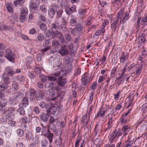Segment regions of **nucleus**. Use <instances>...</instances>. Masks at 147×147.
<instances>
[{
	"label": "nucleus",
	"mask_w": 147,
	"mask_h": 147,
	"mask_svg": "<svg viewBox=\"0 0 147 147\" xmlns=\"http://www.w3.org/2000/svg\"><path fill=\"white\" fill-rule=\"evenodd\" d=\"M60 73H56L51 76H47L44 74H41L39 76L40 81L43 82H46L47 78L49 80L51 81L49 83L50 87L52 89H55L58 92L64 87L67 81L66 78H63L61 76L59 77Z\"/></svg>",
	"instance_id": "1"
},
{
	"label": "nucleus",
	"mask_w": 147,
	"mask_h": 147,
	"mask_svg": "<svg viewBox=\"0 0 147 147\" xmlns=\"http://www.w3.org/2000/svg\"><path fill=\"white\" fill-rule=\"evenodd\" d=\"M36 91L34 89H31L29 90V95L26 94L23 99V101H32L35 98V93Z\"/></svg>",
	"instance_id": "2"
},
{
	"label": "nucleus",
	"mask_w": 147,
	"mask_h": 147,
	"mask_svg": "<svg viewBox=\"0 0 147 147\" xmlns=\"http://www.w3.org/2000/svg\"><path fill=\"white\" fill-rule=\"evenodd\" d=\"M12 110L10 108H8L5 110L3 113L4 115L1 119H0V122L2 123L6 122L7 119L10 117L11 118V115L12 114Z\"/></svg>",
	"instance_id": "3"
},
{
	"label": "nucleus",
	"mask_w": 147,
	"mask_h": 147,
	"mask_svg": "<svg viewBox=\"0 0 147 147\" xmlns=\"http://www.w3.org/2000/svg\"><path fill=\"white\" fill-rule=\"evenodd\" d=\"M60 107H59L58 105H53L52 103V105L50 107H48L47 110V113L53 115H54L56 113L57 110H60Z\"/></svg>",
	"instance_id": "4"
},
{
	"label": "nucleus",
	"mask_w": 147,
	"mask_h": 147,
	"mask_svg": "<svg viewBox=\"0 0 147 147\" xmlns=\"http://www.w3.org/2000/svg\"><path fill=\"white\" fill-rule=\"evenodd\" d=\"M5 51V57L10 61L14 62V55L12 51L10 49H7Z\"/></svg>",
	"instance_id": "5"
},
{
	"label": "nucleus",
	"mask_w": 147,
	"mask_h": 147,
	"mask_svg": "<svg viewBox=\"0 0 147 147\" xmlns=\"http://www.w3.org/2000/svg\"><path fill=\"white\" fill-rule=\"evenodd\" d=\"M121 17L120 16H117L116 20L113 22L111 24V27L113 29L114 31L116 30L117 28H119V25L121 24L122 22L121 20H120Z\"/></svg>",
	"instance_id": "6"
},
{
	"label": "nucleus",
	"mask_w": 147,
	"mask_h": 147,
	"mask_svg": "<svg viewBox=\"0 0 147 147\" xmlns=\"http://www.w3.org/2000/svg\"><path fill=\"white\" fill-rule=\"evenodd\" d=\"M28 105V102H22L20 103L19 105V108L18 109V111L20 114L24 115L25 114V111L23 107L26 108Z\"/></svg>",
	"instance_id": "7"
},
{
	"label": "nucleus",
	"mask_w": 147,
	"mask_h": 147,
	"mask_svg": "<svg viewBox=\"0 0 147 147\" xmlns=\"http://www.w3.org/2000/svg\"><path fill=\"white\" fill-rule=\"evenodd\" d=\"M61 24L59 20H56L51 25V29L52 30L59 29L60 28Z\"/></svg>",
	"instance_id": "8"
},
{
	"label": "nucleus",
	"mask_w": 147,
	"mask_h": 147,
	"mask_svg": "<svg viewBox=\"0 0 147 147\" xmlns=\"http://www.w3.org/2000/svg\"><path fill=\"white\" fill-rule=\"evenodd\" d=\"M59 52L62 56L67 55L69 53L65 45H63L59 49Z\"/></svg>",
	"instance_id": "9"
},
{
	"label": "nucleus",
	"mask_w": 147,
	"mask_h": 147,
	"mask_svg": "<svg viewBox=\"0 0 147 147\" xmlns=\"http://www.w3.org/2000/svg\"><path fill=\"white\" fill-rule=\"evenodd\" d=\"M76 27L73 29L71 31L72 34L75 35L76 33L79 31H80L82 30V26L80 24L77 23L76 25Z\"/></svg>",
	"instance_id": "10"
},
{
	"label": "nucleus",
	"mask_w": 147,
	"mask_h": 147,
	"mask_svg": "<svg viewBox=\"0 0 147 147\" xmlns=\"http://www.w3.org/2000/svg\"><path fill=\"white\" fill-rule=\"evenodd\" d=\"M30 10L32 13H36L38 7L35 2H32L30 3L29 6Z\"/></svg>",
	"instance_id": "11"
},
{
	"label": "nucleus",
	"mask_w": 147,
	"mask_h": 147,
	"mask_svg": "<svg viewBox=\"0 0 147 147\" xmlns=\"http://www.w3.org/2000/svg\"><path fill=\"white\" fill-rule=\"evenodd\" d=\"M45 137L47 138L49 140V142L52 143L54 137L53 134L51 132V131L49 129L48 132L44 136Z\"/></svg>",
	"instance_id": "12"
},
{
	"label": "nucleus",
	"mask_w": 147,
	"mask_h": 147,
	"mask_svg": "<svg viewBox=\"0 0 147 147\" xmlns=\"http://www.w3.org/2000/svg\"><path fill=\"white\" fill-rule=\"evenodd\" d=\"M140 60L141 61L142 64L139 65L138 67V68L136 69V72L135 74L137 76L140 74L142 71L143 65H145V64L143 62L142 59H141Z\"/></svg>",
	"instance_id": "13"
},
{
	"label": "nucleus",
	"mask_w": 147,
	"mask_h": 147,
	"mask_svg": "<svg viewBox=\"0 0 147 147\" xmlns=\"http://www.w3.org/2000/svg\"><path fill=\"white\" fill-rule=\"evenodd\" d=\"M47 103H46L45 102H41L40 103V106L42 108L50 107L52 105V103L51 102H46Z\"/></svg>",
	"instance_id": "14"
},
{
	"label": "nucleus",
	"mask_w": 147,
	"mask_h": 147,
	"mask_svg": "<svg viewBox=\"0 0 147 147\" xmlns=\"http://www.w3.org/2000/svg\"><path fill=\"white\" fill-rule=\"evenodd\" d=\"M44 96V93L42 90H40L38 91L35 98L37 100L40 101L43 99Z\"/></svg>",
	"instance_id": "15"
},
{
	"label": "nucleus",
	"mask_w": 147,
	"mask_h": 147,
	"mask_svg": "<svg viewBox=\"0 0 147 147\" xmlns=\"http://www.w3.org/2000/svg\"><path fill=\"white\" fill-rule=\"evenodd\" d=\"M49 116L47 113H43L40 116V119L41 121L46 122L48 121Z\"/></svg>",
	"instance_id": "16"
},
{
	"label": "nucleus",
	"mask_w": 147,
	"mask_h": 147,
	"mask_svg": "<svg viewBox=\"0 0 147 147\" xmlns=\"http://www.w3.org/2000/svg\"><path fill=\"white\" fill-rule=\"evenodd\" d=\"M53 36L57 37V38H61L62 36V33L58 30L54 31L52 30Z\"/></svg>",
	"instance_id": "17"
},
{
	"label": "nucleus",
	"mask_w": 147,
	"mask_h": 147,
	"mask_svg": "<svg viewBox=\"0 0 147 147\" xmlns=\"http://www.w3.org/2000/svg\"><path fill=\"white\" fill-rule=\"evenodd\" d=\"M130 130V127L128 125L123 126L122 127V130L123 132L124 136L126 135Z\"/></svg>",
	"instance_id": "18"
},
{
	"label": "nucleus",
	"mask_w": 147,
	"mask_h": 147,
	"mask_svg": "<svg viewBox=\"0 0 147 147\" xmlns=\"http://www.w3.org/2000/svg\"><path fill=\"white\" fill-rule=\"evenodd\" d=\"M45 36L42 33H39L37 36V41L42 42L45 39Z\"/></svg>",
	"instance_id": "19"
},
{
	"label": "nucleus",
	"mask_w": 147,
	"mask_h": 147,
	"mask_svg": "<svg viewBox=\"0 0 147 147\" xmlns=\"http://www.w3.org/2000/svg\"><path fill=\"white\" fill-rule=\"evenodd\" d=\"M62 23L63 24H61L60 29L63 33H64L67 30L66 25V24L67 22L65 21H64Z\"/></svg>",
	"instance_id": "20"
},
{
	"label": "nucleus",
	"mask_w": 147,
	"mask_h": 147,
	"mask_svg": "<svg viewBox=\"0 0 147 147\" xmlns=\"http://www.w3.org/2000/svg\"><path fill=\"white\" fill-rule=\"evenodd\" d=\"M24 2V0H16L14 1V3L16 7L18 5L22 6Z\"/></svg>",
	"instance_id": "21"
},
{
	"label": "nucleus",
	"mask_w": 147,
	"mask_h": 147,
	"mask_svg": "<svg viewBox=\"0 0 147 147\" xmlns=\"http://www.w3.org/2000/svg\"><path fill=\"white\" fill-rule=\"evenodd\" d=\"M90 79L89 77L86 76L85 78H82V80L83 82V84L85 86L88 85L89 84V82Z\"/></svg>",
	"instance_id": "22"
},
{
	"label": "nucleus",
	"mask_w": 147,
	"mask_h": 147,
	"mask_svg": "<svg viewBox=\"0 0 147 147\" xmlns=\"http://www.w3.org/2000/svg\"><path fill=\"white\" fill-rule=\"evenodd\" d=\"M48 14L50 18H53L55 16V12L53 11L52 9L49 8L48 11Z\"/></svg>",
	"instance_id": "23"
},
{
	"label": "nucleus",
	"mask_w": 147,
	"mask_h": 147,
	"mask_svg": "<svg viewBox=\"0 0 147 147\" xmlns=\"http://www.w3.org/2000/svg\"><path fill=\"white\" fill-rule=\"evenodd\" d=\"M49 124L57 123H58V121L57 118H55L52 116H51L49 119Z\"/></svg>",
	"instance_id": "24"
},
{
	"label": "nucleus",
	"mask_w": 147,
	"mask_h": 147,
	"mask_svg": "<svg viewBox=\"0 0 147 147\" xmlns=\"http://www.w3.org/2000/svg\"><path fill=\"white\" fill-rule=\"evenodd\" d=\"M52 45L53 47L57 48H59L61 46V44L57 40H54L52 41Z\"/></svg>",
	"instance_id": "25"
},
{
	"label": "nucleus",
	"mask_w": 147,
	"mask_h": 147,
	"mask_svg": "<svg viewBox=\"0 0 147 147\" xmlns=\"http://www.w3.org/2000/svg\"><path fill=\"white\" fill-rule=\"evenodd\" d=\"M5 74V73H4L2 77L3 79V81L5 84L7 85L9 83L10 80L8 77L7 76H5V77L4 76V75Z\"/></svg>",
	"instance_id": "26"
},
{
	"label": "nucleus",
	"mask_w": 147,
	"mask_h": 147,
	"mask_svg": "<svg viewBox=\"0 0 147 147\" xmlns=\"http://www.w3.org/2000/svg\"><path fill=\"white\" fill-rule=\"evenodd\" d=\"M57 123L49 124V127L53 132H55L56 130V126Z\"/></svg>",
	"instance_id": "27"
},
{
	"label": "nucleus",
	"mask_w": 147,
	"mask_h": 147,
	"mask_svg": "<svg viewBox=\"0 0 147 147\" xmlns=\"http://www.w3.org/2000/svg\"><path fill=\"white\" fill-rule=\"evenodd\" d=\"M51 42L50 39L45 40V43L43 44V46L44 47H47L51 48Z\"/></svg>",
	"instance_id": "28"
},
{
	"label": "nucleus",
	"mask_w": 147,
	"mask_h": 147,
	"mask_svg": "<svg viewBox=\"0 0 147 147\" xmlns=\"http://www.w3.org/2000/svg\"><path fill=\"white\" fill-rule=\"evenodd\" d=\"M102 108H101L100 109L99 112L97 113L96 117L99 116L103 117L105 116V111L102 110Z\"/></svg>",
	"instance_id": "29"
},
{
	"label": "nucleus",
	"mask_w": 147,
	"mask_h": 147,
	"mask_svg": "<svg viewBox=\"0 0 147 147\" xmlns=\"http://www.w3.org/2000/svg\"><path fill=\"white\" fill-rule=\"evenodd\" d=\"M26 138L27 140L31 139L32 136L33 134L32 132L31 131H28L26 133Z\"/></svg>",
	"instance_id": "30"
},
{
	"label": "nucleus",
	"mask_w": 147,
	"mask_h": 147,
	"mask_svg": "<svg viewBox=\"0 0 147 147\" xmlns=\"http://www.w3.org/2000/svg\"><path fill=\"white\" fill-rule=\"evenodd\" d=\"M7 102H0V107L1 110H3L5 109V107L7 105Z\"/></svg>",
	"instance_id": "31"
},
{
	"label": "nucleus",
	"mask_w": 147,
	"mask_h": 147,
	"mask_svg": "<svg viewBox=\"0 0 147 147\" xmlns=\"http://www.w3.org/2000/svg\"><path fill=\"white\" fill-rule=\"evenodd\" d=\"M17 132L18 135L20 137H22L24 135V131L21 129H18L17 130Z\"/></svg>",
	"instance_id": "32"
},
{
	"label": "nucleus",
	"mask_w": 147,
	"mask_h": 147,
	"mask_svg": "<svg viewBox=\"0 0 147 147\" xmlns=\"http://www.w3.org/2000/svg\"><path fill=\"white\" fill-rule=\"evenodd\" d=\"M77 22L74 18L71 19L69 21L70 24L71 26H76L77 23Z\"/></svg>",
	"instance_id": "33"
},
{
	"label": "nucleus",
	"mask_w": 147,
	"mask_h": 147,
	"mask_svg": "<svg viewBox=\"0 0 147 147\" xmlns=\"http://www.w3.org/2000/svg\"><path fill=\"white\" fill-rule=\"evenodd\" d=\"M41 125L42 126L41 135L43 136H44L47 134V133L48 132V130H46L45 127L43 126L42 124Z\"/></svg>",
	"instance_id": "34"
},
{
	"label": "nucleus",
	"mask_w": 147,
	"mask_h": 147,
	"mask_svg": "<svg viewBox=\"0 0 147 147\" xmlns=\"http://www.w3.org/2000/svg\"><path fill=\"white\" fill-rule=\"evenodd\" d=\"M69 10H70V8L69 7L68 5H65V11L67 14L70 16L72 14V13H71V11H70Z\"/></svg>",
	"instance_id": "35"
},
{
	"label": "nucleus",
	"mask_w": 147,
	"mask_h": 147,
	"mask_svg": "<svg viewBox=\"0 0 147 147\" xmlns=\"http://www.w3.org/2000/svg\"><path fill=\"white\" fill-rule=\"evenodd\" d=\"M48 141L45 139L43 140L41 142V145L42 147H47L48 144Z\"/></svg>",
	"instance_id": "36"
},
{
	"label": "nucleus",
	"mask_w": 147,
	"mask_h": 147,
	"mask_svg": "<svg viewBox=\"0 0 147 147\" xmlns=\"http://www.w3.org/2000/svg\"><path fill=\"white\" fill-rule=\"evenodd\" d=\"M63 11L62 9H59L57 12V18H61L62 16V14Z\"/></svg>",
	"instance_id": "37"
},
{
	"label": "nucleus",
	"mask_w": 147,
	"mask_h": 147,
	"mask_svg": "<svg viewBox=\"0 0 147 147\" xmlns=\"http://www.w3.org/2000/svg\"><path fill=\"white\" fill-rule=\"evenodd\" d=\"M7 88V85L4 84L0 85V92L6 90Z\"/></svg>",
	"instance_id": "38"
},
{
	"label": "nucleus",
	"mask_w": 147,
	"mask_h": 147,
	"mask_svg": "<svg viewBox=\"0 0 147 147\" xmlns=\"http://www.w3.org/2000/svg\"><path fill=\"white\" fill-rule=\"evenodd\" d=\"M79 14L80 16H84L86 13V10L85 9H79L78 10Z\"/></svg>",
	"instance_id": "39"
},
{
	"label": "nucleus",
	"mask_w": 147,
	"mask_h": 147,
	"mask_svg": "<svg viewBox=\"0 0 147 147\" xmlns=\"http://www.w3.org/2000/svg\"><path fill=\"white\" fill-rule=\"evenodd\" d=\"M50 8L55 12V11H58V10L59 9V7L58 5L53 4L52 5L51 7Z\"/></svg>",
	"instance_id": "40"
},
{
	"label": "nucleus",
	"mask_w": 147,
	"mask_h": 147,
	"mask_svg": "<svg viewBox=\"0 0 147 147\" xmlns=\"http://www.w3.org/2000/svg\"><path fill=\"white\" fill-rule=\"evenodd\" d=\"M7 10L10 13H11L13 11V9L10 4H8L6 5Z\"/></svg>",
	"instance_id": "41"
},
{
	"label": "nucleus",
	"mask_w": 147,
	"mask_h": 147,
	"mask_svg": "<svg viewBox=\"0 0 147 147\" xmlns=\"http://www.w3.org/2000/svg\"><path fill=\"white\" fill-rule=\"evenodd\" d=\"M26 15L21 14L20 18V20L22 22H24L26 20Z\"/></svg>",
	"instance_id": "42"
},
{
	"label": "nucleus",
	"mask_w": 147,
	"mask_h": 147,
	"mask_svg": "<svg viewBox=\"0 0 147 147\" xmlns=\"http://www.w3.org/2000/svg\"><path fill=\"white\" fill-rule=\"evenodd\" d=\"M34 71L37 74H40L42 72L41 70L38 67L35 68L34 69Z\"/></svg>",
	"instance_id": "43"
},
{
	"label": "nucleus",
	"mask_w": 147,
	"mask_h": 147,
	"mask_svg": "<svg viewBox=\"0 0 147 147\" xmlns=\"http://www.w3.org/2000/svg\"><path fill=\"white\" fill-rule=\"evenodd\" d=\"M52 33V31L50 30H48L44 32V33L45 36L47 37H49L50 36Z\"/></svg>",
	"instance_id": "44"
},
{
	"label": "nucleus",
	"mask_w": 147,
	"mask_h": 147,
	"mask_svg": "<svg viewBox=\"0 0 147 147\" xmlns=\"http://www.w3.org/2000/svg\"><path fill=\"white\" fill-rule=\"evenodd\" d=\"M21 14L26 15L27 13V11L26 9L23 7L20 8Z\"/></svg>",
	"instance_id": "45"
},
{
	"label": "nucleus",
	"mask_w": 147,
	"mask_h": 147,
	"mask_svg": "<svg viewBox=\"0 0 147 147\" xmlns=\"http://www.w3.org/2000/svg\"><path fill=\"white\" fill-rule=\"evenodd\" d=\"M13 87L16 90L18 89V83L16 82H13L12 84Z\"/></svg>",
	"instance_id": "46"
},
{
	"label": "nucleus",
	"mask_w": 147,
	"mask_h": 147,
	"mask_svg": "<svg viewBox=\"0 0 147 147\" xmlns=\"http://www.w3.org/2000/svg\"><path fill=\"white\" fill-rule=\"evenodd\" d=\"M17 80L19 82H22L24 80V77L22 75L18 76L17 77Z\"/></svg>",
	"instance_id": "47"
},
{
	"label": "nucleus",
	"mask_w": 147,
	"mask_h": 147,
	"mask_svg": "<svg viewBox=\"0 0 147 147\" xmlns=\"http://www.w3.org/2000/svg\"><path fill=\"white\" fill-rule=\"evenodd\" d=\"M127 56L125 55H122L120 57V61L121 62H123L125 61L127 59Z\"/></svg>",
	"instance_id": "48"
},
{
	"label": "nucleus",
	"mask_w": 147,
	"mask_h": 147,
	"mask_svg": "<svg viewBox=\"0 0 147 147\" xmlns=\"http://www.w3.org/2000/svg\"><path fill=\"white\" fill-rule=\"evenodd\" d=\"M8 123L9 125H10L11 127L15 126L16 125L15 122L12 120H9Z\"/></svg>",
	"instance_id": "49"
},
{
	"label": "nucleus",
	"mask_w": 147,
	"mask_h": 147,
	"mask_svg": "<svg viewBox=\"0 0 147 147\" xmlns=\"http://www.w3.org/2000/svg\"><path fill=\"white\" fill-rule=\"evenodd\" d=\"M22 121L23 123L27 124L28 122V119L26 116H24L22 118Z\"/></svg>",
	"instance_id": "50"
},
{
	"label": "nucleus",
	"mask_w": 147,
	"mask_h": 147,
	"mask_svg": "<svg viewBox=\"0 0 147 147\" xmlns=\"http://www.w3.org/2000/svg\"><path fill=\"white\" fill-rule=\"evenodd\" d=\"M97 86V82L96 81H95L93 82L90 87L92 89L94 90L96 89Z\"/></svg>",
	"instance_id": "51"
},
{
	"label": "nucleus",
	"mask_w": 147,
	"mask_h": 147,
	"mask_svg": "<svg viewBox=\"0 0 147 147\" xmlns=\"http://www.w3.org/2000/svg\"><path fill=\"white\" fill-rule=\"evenodd\" d=\"M40 8L41 10L43 12H46L47 10L46 9L45 6L44 5H41L40 6Z\"/></svg>",
	"instance_id": "52"
},
{
	"label": "nucleus",
	"mask_w": 147,
	"mask_h": 147,
	"mask_svg": "<svg viewBox=\"0 0 147 147\" xmlns=\"http://www.w3.org/2000/svg\"><path fill=\"white\" fill-rule=\"evenodd\" d=\"M45 48L42 49L41 50V53L43 55L44 53L47 51L49 50L51 48L47 47H44Z\"/></svg>",
	"instance_id": "53"
},
{
	"label": "nucleus",
	"mask_w": 147,
	"mask_h": 147,
	"mask_svg": "<svg viewBox=\"0 0 147 147\" xmlns=\"http://www.w3.org/2000/svg\"><path fill=\"white\" fill-rule=\"evenodd\" d=\"M40 27L41 29L43 30L47 28L46 25L44 24H41L40 25Z\"/></svg>",
	"instance_id": "54"
},
{
	"label": "nucleus",
	"mask_w": 147,
	"mask_h": 147,
	"mask_svg": "<svg viewBox=\"0 0 147 147\" xmlns=\"http://www.w3.org/2000/svg\"><path fill=\"white\" fill-rule=\"evenodd\" d=\"M65 37L67 41H69L71 40V36L68 34H66L65 36Z\"/></svg>",
	"instance_id": "55"
},
{
	"label": "nucleus",
	"mask_w": 147,
	"mask_h": 147,
	"mask_svg": "<svg viewBox=\"0 0 147 147\" xmlns=\"http://www.w3.org/2000/svg\"><path fill=\"white\" fill-rule=\"evenodd\" d=\"M116 132V131L115 130H114L111 133V134H110V138L114 139L116 138L115 134Z\"/></svg>",
	"instance_id": "56"
},
{
	"label": "nucleus",
	"mask_w": 147,
	"mask_h": 147,
	"mask_svg": "<svg viewBox=\"0 0 147 147\" xmlns=\"http://www.w3.org/2000/svg\"><path fill=\"white\" fill-rule=\"evenodd\" d=\"M38 87L40 89H42L43 88V84L40 82H38L37 84Z\"/></svg>",
	"instance_id": "57"
},
{
	"label": "nucleus",
	"mask_w": 147,
	"mask_h": 147,
	"mask_svg": "<svg viewBox=\"0 0 147 147\" xmlns=\"http://www.w3.org/2000/svg\"><path fill=\"white\" fill-rule=\"evenodd\" d=\"M39 18L42 21L45 22L46 21V18L43 15L41 14L39 16Z\"/></svg>",
	"instance_id": "58"
},
{
	"label": "nucleus",
	"mask_w": 147,
	"mask_h": 147,
	"mask_svg": "<svg viewBox=\"0 0 147 147\" xmlns=\"http://www.w3.org/2000/svg\"><path fill=\"white\" fill-rule=\"evenodd\" d=\"M33 110L36 114H38L40 113V110L37 107H34L33 108Z\"/></svg>",
	"instance_id": "59"
},
{
	"label": "nucleus",
	"mask_w": 147,
	"mask_h": 147,
	"mask_svg": "<svg viewBox=\"0 0 147 147\" xmlns=\"http://www.w3.org/2000/svg\"><path fill=\"white\" fill-rule=\"evenodd\" d=\"M129 16V14L128 13V12H125V15L124 17L123 18L122 20H121L122 22L125 18H126V20L128 19Z\"/></svg>",
	"instance_id": "60"
},
{
	"label": "nucleus",
	"mask_w": 147,
	"mask_h": 147,
	"mask_svg": "<svg viewBox=\"0 0 147 147\" xmlns=\"http://www.w3.org/2000/svg\"><path fill=\"white\" fill-rule=\"evenodd\" d=\"M14 74V71H12L11 69H10L9 71L8 72L7 75L11 76H12Z\"/></svg>",
	"instance_id": "61"
},
{
	"label": "nucleus",
	"mask_w": 147,
	"mask_h": 147,
	"mask_svg": "<svg viewBox=\"0 0 147 147\" xmlns=\"http://www.w3.org/2000/svg\"><path fill=\"white\" fill-rule=\"evenodd\" d=\"M73 45L71 43L67 47L68 48L69 50L71 51L72 50H73Z\"/></svg>",
	"instance_id": "62"
},
{
	"label": "nucleus",
	"mask_w": 147,
	"mask_h": 147,
	"mask_svg": "<svg viewBox=\"0 0 147 147\" xmlns=\"http://www.w3.org/2000/svg\"><path fill=\"white\" fill-rule=\"evenodd\" d=\"M127 144L125 146H127L131 147L133 144V142L131 141H127Z\"/></svg>",
	"instance_id": "63"
},
{
	"label": "nucleus",
	"mask_w": 147,
	"mask_h": 147,
	"mask_svg": "<svg viewBox=\"0 0 147 147\" xmlns=\"http://www.w3.org/2000/svg\"><path fill=\"white\" fill-rule=\"evenodd\" d=\"M16 147H25V146L22 143L18 142L16 144Z\"/></svg>",
	"instance_id": "64"
}]
</instances>
